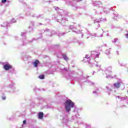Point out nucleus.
Instances as JSON below:
<instances>
[{"label": "nucleus", "instance_id": "39", "mask_svg": "<svg viewBox=\"0 0 128 128\" xmlns=\"http://www.w3.org/2000/svg\"><path fill=\"white\" fill-rule=\"evenodd\" d=\"M7 0H2V4H6V2Z\"/></svg>", "mask_w": 128, "mask_h": 128}, {"label": "nucleus", "instance_id": "46", "mask_svg": "<svg viewBox=\"0 0 128 128\" xmlns=\"http://www.w3.org/2000/svg\"><path fill=\"white\" fill-rule=\"evenodd\" d=\"M7 2H12V0H6Z\"/></svg>", "mask_w": 128, "mask_h": 128}, {"label": "nucleus", "instance_id": "59", "mask_svg": "<svg viewBox=\"0 0 128 128\" xmlns=\"http://www.w3.org/2000/svg\"><path fill=\"white\" fill-rule=\"evenodd\" d=\"M114 92H116V90H114Z\"/></svg>", "mask_w": 128, "mask_h": 128}, {"label": "nucleus", "instance_id": "33", "mask_svg": "<svg viewBox=\"0 0 128 128\" xmlns=\"http://www.w3.org/2000/svg\"><path fill=\"white\" fill-rule=\"evenodd\" d=\"M38 78H40V80H44V75L41 74L38 76Z\"/></svg>", "mask_w": 128, "mask_h": 128}, {"label": "nucleus", "instance_id": "42", "mask_svg": "<svg viewBox=\"0 0 128 128\" xmlns=\"http://www.w3.org/2000/svg\"><path fill=\"white\" fill-rule=\"evenodd\" d=\"M116 40H118V38H116L114 39V40L112 41V42H116Z\"/></svg>", "mask_w": 128, "mask_h": 128}, {"label": "nucleus", "instance_id": "47", "mask_svg": "<svg viewBox=\"0 0 128 128\" xmlns=\"http://www.w3.org/2000/svg\"><path fill=\"white\" fill-rule=\"evenodd\" d=\"M42 23H38V26H42Z\"/></svg>", "mask_w": 128, "mask_h": 128}, {"label": "nucleus", "instance_id": "62", "mask_svg": "<svg viewBox=\"0 0 128 128\" xmlns=\"http://www.w3.org/2000/svg\"><path fill=\"white\" fill-rule=\"evenodd\" d=\"M124 106H124H126L124 105V106Z\"/></svg>", "mask_w": 128, "mask_h": 128}, {"label": "nucleus", "instance_id": "54", "mask_svg": "<svg viewBox=\"0 0 128 128\" xmlns=\"http://www.w3.org/2000/svg\"><path fill=\"white\" fill-rule=\"evenodd\" d=\"M8 120H11L12 118H8Z\"/></svg>", "mask_w": 128, "mask_h": 128}, {"label": "nucleus", "instance_id": "23", "mask_svg": "<svg viewBox=\"0 0 128 128\" xmlns=\"http://www.w3.org/2000/svg\"><path fill=\"white\" fill-rule=\"evenodd\" d=\"M38 118L40 120H42L44 118V112H40L38 114Z\"/></svg>", "mask_w": 128, "mask_h": 128}, {"label": "nucleus", "instance_id": "1", "mask_svg": "<svg viewBox=\"0 0 128 128\" xmlns=\"http://www.w3.org/2000/svg\"><path fill=\"white\" fill-rule=\"evenodd\" d=\"M64 108L66 112H68V114H70L72 108H74L72 112L74 116H72L71 122H74V120H76V118L80 116V115L78 114V112H80V109L76 106H75L74 102H72V101L70 100H67L65 102Z\"/></svg>", "mask_w": 128, "mask_h": 128}, {"label": "nucleus", "instance_id": "61", "mask_svg": "<svg viewBox=\"0 0 128 128\" xmlns=\"http://www.w3.org/2000/svg\"><path fill=\"white\" fill-rule=\"evenodd\" d=\"M24 127V125H22V128H23Z\"/></svg>", "mask_w": 128, "mask_h": 128}, {"label": "nucleus", "instance_id": "5", "mask_svg": "<svg viewBox=\"0 0 128 128\" xmlns=\"http://www.w3.org/2000/svg\"><path fill=\"white\" fill-rule=\"evenodd\" d=\"M113 86L114 88H121V90H124V84L121 80L114 83L113 84Z\"/></svg>", "mask_w": 128, "mask_h": 128}, {"label": "nucleus", "instance_id": "15", "mask_svg": "<svg viewBox=\"0 0 128 128\" xmlns=\"http://www.w3.org/2000/svg\"><path fill=\"white\" fill-rule=\"evenodd\" d=\"M116 98H118L120 100H128V97H120V96H116Z\"/></svg>", "mask_w": 128, "mask_h": 128}, {"label": "nucleus", "instance_id": "9", "mask_svg": "<svg viewBox=\"0 0 128 128\" xmlns=\"http://www.w3.org/2000/svg\"><path fill=\"white\" fill-rule=\"evenodd\" d=\"M86 80V77H84L80 82V84L81 82H87L89 86H94V83L92 82V81H90V80Z\"/></svg>", "mask_w": 128, "mask_h": 128}, {"label": "nucleus", "instance_id": "25", "mask_svg": "<svg viewBox=\"0 0 128 128\" xmlns=\"http://www.w3.org/2000/svg\"><path fill=\"white\" fill-rule=\"evenodd\" d=\"M44 32H50V29L46 28L45 30H40V34H44Z\"/></svg>", "mask_w": 128, "mask_h": 128}, {"label": "nucleus", "instance_id": "30", "mask_svg": "<svg viewBox=\"0 0 128 128\" xmlns=\"http://www.w3.org/2000/svg\"><path fill=\"white\" fill-rule=\"evenodd\" d=\"M6 92H9L10 94H14V92H10V90H12V88H6Z\"/></svg>", "mask_w": 128, "mask_h": 128}, {"label": "nucleus", "instance_id": "64", "mask_svg": "<svg viewBox=\"0 0 128 128\" xmlns=\"http://www.w3.org/2000/svg\"><path fill=\"white\" fill-rule=\"evenodd\" d=\"M87 78H90V76H88Z\"/></svg>", "mask_w": 128, "mask_h": 128}, {"label": "nucleus", "instance_id": "34", "mask_svg": "<svg viewBox=\"0 0 128 128\" xmlns=\"http://www.w3.org/2000/svg\"><path fill=\"white\" fill-rule=\"evenodd\" d=\"M10 24H14L16 22V20L14 18H12L10 21Z\"/></svg>", "mask_w": 128, "mask_h": 128}, {"label": "nucleus", "instance_id": "24", "mask_svg": "<svg viewBox=\"0 0 128 128\" xmlns=\"http://www.w3.org/2000/svg\"><path fill=\"white\" fill-rule=\"evenodd\" d=\"M93 94H100V90H98V88H96V90H94V91H93L92 92Z\"/></svg>", "mask_w": 128, "mask_h": 128}, {"label": "nucleus", "instance_id": "41", "mask_svg": "<svg viewBox=\"0 0 128 128\" xmlns=\"http://www.w3.org/2000/svg\"><path fill=\"white\" fill-rule=\"evenodd\" d=\"M125 36L126 38H128V32H127V33L125 34Z\"/></svg>", "mask_w": 128, "mask_h": 128}, {"label": "nucleus", "instance_id": "45", "mask_svg": "<svg viewBox=\"0 0 128 128\" xmlns=\"http://www.w3.org/2000/svg\"><path fill=\"white\" fill-rule=\"evenodd\" d=\"M120 66H124V64H122V63H120Z\"/></svg>", "mask_w": 128, "mask_h": 128}, {"label": "nucleus", "instance_id": "7", "mask_svg": "<svg viewBox=\"0 0 128 128\" xmlns=\"http://www.w3.org/2000/svg\"><path fill=\"white\" fill-rule=\"evenodd\" d=\"M6 88H11L12 90H10V92H16V83H11L6 86Z\"/></svg>", "mask_w": 128, "mask_h": 128}, {"label": "nucleus", "instance_id": "31", "mask_svg": "<svg viewBox=\"0 0 128 128\" xmlns=\"http://www.w3.org/2000/svg\"><path fill=\"white\" fill-rule=\"evenodd\" d=\"M72 8H73V10H78V6L76 5H74V4H72Z\"/></svg>", "mask_w": 128, "mask_h": 128}, {"label": "nucleus", "instance_id": "26", "mask_svg": "<svg viewBox=\"0 0 128 128\" xmlns=\"http://www.w3.org/2000/svg\"><path fill=\"white\" fill-rule=\"evenodd\" d=\"M1 98L2 100H6V94L2 93Z\"/></svg>", "mask_w": 128, "mask_h": 128}, {"label": "nucleus", "instance_id": "21", "mask_svg": "<svg viewBox=\"0 0 128 128\" xmlns=\"http://www.w3.org/2000/svg\"><path fill=\"white\" fill-rule=\"evenodd\" d=\"M106 92L108 93V96H110V92H112V90L110 87L106 86Z\"/></svg>", "mask_w": 128, "mask_h": 128}, {"label": "nucleus", "instance_id": "55", "mask_svg": "<svg viewBox=\"0 0 128 128\" xmlns=\"http://www.w3.org/2000/svg\"><path fill=\"white\" fill-rule=\"evenodd\" d=\"M100 25L98 24V28H100Z\"/></svg>", "mask_w": 128, "mask_h": 128}, {"label": "nucleus", "instance_id": "40", "mask_svg": "<svg viewBox=\"0 0 128 128\" xmlns=\"http://www.w3.org/2000/svg\"><path fill=\"white\" fill-rule=\"evenodd\" d=\"M117 18H118V14H116V16L114 17V20H116Z\"/></svg>", "mask_w": 128, "mask_h": 128}, {"label": "nucleus", "instance_id": "29", "mask_svg": "<svg viewBox=\"0 0 128 128\" xmlns=\"http://www.w3.org/2000/svg\"><path fill=\"white\" fill-rule=\"evenodd\" d=\"M68 122V116L63 118V122L64 124Z\"/></svg>", "mask_w": 128, "mask_h": 128}, {"label": "nucleus", "instance_id": "51", "mask_svg": "<svg viewBox=\"0 0 128 128\" xmlns=\"http://www.w3.org/2000/svg\"><path fill=\"white\" fill-rule=\"evenodd\" d=\"M82 38L84 37V34H82Z\"/></svg>", "mask_w": 128, "mask_h": 128}, {"label": "nucleus", "instance_id": "32", "mask_svg": "<svg viewBox=\"0 0 128 128\" xmlns=\"http://www.w3.org/2000/svg\"><path fill=\"white\" fill-rule=\"evenodd\" d=\"M63 58L64 60H68V56H66V54H63Z\"/></svg>", "mask_w": 128, "mask_h": 128}, {"label": "nucleus", "instance_id": "13", "mask_svg": "<svg viewBox=\"0 0 128 128\" xmlns=\"http://www.w3.org/2000/svg\"><path fill=\"white\" fill-rule=\"evenodd\" d=\"M69 28L70 30H73V32H76V34H80L82 32V30H75L76 28H74V26H70V27H69Z\"/></svg>", "mask_w": 128, "mask_h": 128}, {"label": "nucleus", "instance_id": "60", "mask_svg": "<svg viewBox=\"0 0 128 128\" xmlns=\"http://www.w3.org/2000/svg\"><path fill=\"white\" fill-rule=\"evenodd\" d=\"M20 2H22V0H19Z\"/></svg>", "mask_w": 128, "mask_h": 128}, {"label": "nucleus", "instance_id": "35", "mask_svg": "<svg viewBox=\"0 0 128 128\" xmlns=\"http://www.w3.org/2000/svg\"><path fill=\"white\" fill-rule=\"evenodd\" d=\"M86 128H92V126H90V124H86Z\"/></svg>", "mask_w": 128, "mask_h": 128}, {"label": "nucleus", "instance_id": "17", "mask_svg": "<svg viewBox=\"0 0 128 128\" xmlns=\"http://www.w3.org/2000/svg\"><path fill=\"white\" fill-rule=\"evenodd\" d=\"M84 58L85 60L86 58L87 60L88 61V63L89 64H90V66H92V63H90V57H89L88 55L86 54Z\"/></svg>", "mask_w": 128, "mask_h": 128}, {"label": "nucleus", "instance_id": "16", "mask_svg": "<svg viewBox=\"0 0 128 128\" xmlns=\"http://www.w3.org/2000/svg\"><path fill=\"white\" fill-rule=\"evenodd\" d=\"M8 22H3V24L0 25L1 28H8L9 26Z\"/></svg>", "mask_w": 128, "mask_h": 128}, {"label": "nucleus", "instance_id": "52", "mask_svg": "<svg viewBox=\"0 0 128 128\" xmlns=\"http://www.w3.org/2000/svg\"><path fill=\"white\" fill-rule=\"evenodd\" d=\"M106 36H110V35L108 34H108H106Z\"/></svg>", "mask_w": 128, "mask_h": 128}, {"label": "nucleus", "instance_id": "48", "mask_svg": "<svg viewBox=\"0 0 128 128\" xmlns=\"http://www.w3.org/2000/svg\"><path fill=\"white\" fill-rule=\"evenodd\" d=\"M94 74H96V72L94 71L93 73L92 74V76H94Z\"/></svg>", "mask_w": 128, "mask_h": 128}, {"label": "nucleus", "instance_id": "19", "mask_svg": "<svg viewBox=\"0 0 128 128\" xmlns=\"http://www.w3.org/2000/svg\"><path fill=\"white\" fill-rule=\"evenodd\" d=\"M10 72L11 74H16V70L14 67H12V66L10 68Z\"/></svg>", "mask_w": 128, "mask_h": 128}, {"label": "nucleus", "instance_id": "63", "mask_svg": "<svg viewBox=\"0 0 128 128\" xmlns=\"http://www.w3.org/2000/svg\"><path fill=\"white\" fill-rule=\"evenodd\" d=\"M88 37H87L86 38L88 39Z\"/></svg>", "mask_w": 128, "mask_h": 128}, {"label": "nucleus", "instance_id": "28", "mask_svg": "<svg viewBox=\"0 0 128 128\" xmlns=\"http://www.w3.org/2000/svg\"><path fill=\"white\" fill-rule=\"evenodd\" d=\"M91 34V36H92L93 38H96V36H102V34L100 35V36H98V35H96V34Z\"/></svg>", "mask_w": 128, "mask_h": 128}, {"label": "nucleus", "instance_id": "20", "mask_svg": "<svg viewBox=\"0 0 128 128\" xmlns=\"http://www.w3.org/2000/svg\"><path fill=\"white\" fill-rule=\"evenodd\" d=\"M78 0H72V1H70L69 0H68L66 2V4H72V2H78Z\"/></svg>", "mask_w": 128, "mask_h": 128}, {"label": "nucleus", "instance_id": "8", "mask_svg": "<svg viewBox=\"0 0 128 128\" xmlns=\"http://www.w3.org/2000/svg\"><path fill=\"white\" fill-rule=\"evenodd\" d=\"M90 52H91L90 58H93L94 60L100 58V54L96 52V51H92Z\"/></svg>", "mask_w": 128, "mask_h": 128}, {"label": "nucleus", "instance_id": "3", "mask_svg": "<svg viewBox=\"0 0 128 128\" xmlns=\"http://www.w3.org/2000/svg\"><path fill=\"white\" fill-rule=\"evenodd\" d=\"M64 76L66 78H71L70 76H72L74 74H76V73L74 72V71H71L70 73V72L68 71V69L64 68Z\"/></svg>", "mask_w": 128, "mask_h": 128}, {"label": "nucleus", "instance_id": "37", "mask_svg": "<svg viewBox=\"0 0 128 128\" xmlns=\"http://www.w3.org/2000/svg\"><path fill=\"white\" fill-rule=\"evenodd\" d=\"M21 36H26V32H22L21 34Z\"/></svg>", "mask_w": 128, "mask_h": 128}, {"label": "nucleus", "instance_id": "2", "mask_svg": "<svg viewBox=\"0 0 128 128\" xmlns=\"http://www.w3.org/2000/svg\"><path fill=\"white\" fill-rule=\"evenodd\" d=\"M104 73L103 74L104 76L106 77V78H116V75L114 76H112V66H110L105 68Z\"/></svg>", "mask_w": 128, "mask_h": 128}, {"label": "nucleus", "instance_id": "38", "mask_svg": "<svg viewBox=\"0 0 128 128\" xmlns=\"http://www.w3.org/2000/svg\"><path fill=\"white\" fill-rule=\"evenodd\" d=\"M50 32H51V35H50V36H52V34H56L54 31H52Z\"/></svg>", "mask_w": 128, "mask_h": 128}, {"label": "nucleus", "instance_id": "6", "mask_svg": "<svg viewBox=\"0 0 128 128\" xmlns=\"http://www.w3.org/2000/svg\"><path fill=\"white\" fill-rule=\"evenodd\" d=\"M32 42V41H28L26 40V39H24L23 40L19 42L17 48L20 50V48H22V46H27L28 44H30V42Z\"/></svg>", "mask_w": 128, "mask_h": 128}, {"label": "nucleus", "instance_id": "44", "mask_svg": "<svg viewBox=\"0 0 128 128\" xmlns=\"http://www.w3.org/2000/svg\"><path fill=\"white\" fill-rule=\"evenodd\" d=\"M108 58H109V60H110V58H112V56L108 55Z\"/></svg>", "mask_w": 128, "mask_h": 128}, {"label": "nucleus", "instance_id": "18", "mask_svg": "<svg viewBox=\"0 0 128 128\" xmlns=\"http://www.w3.org/2000/svg\"><path fill=\"white\" fill-rule=\"evenodd\" d=\"M38 64H40V61L38 60H36L34 62H33L34 68H38Z\"/></svg>", "mask_w": 128, "mask_h": 128}, {"label": "nucleus", "instance_id": "14", "mask_svg": "<svg viewBox=\"0 0 128 128\" xmlns=\"http://www.w3.org/2000/svg\"><path fill=\"white\" fill-rule=\"evenodd\" d=\"M106 22V18H100V20L96 19L94 20V24H98V22Z\"/></svg>", "mask_w": 128, "mask_h": 128}, {"label": "nucleus", "instance_id": "10", "mask_svg": "<svg viewBox=\"0 0 128 128\" xmlns=\"http://www.w3.org/2000/svg\"><path fill=\"white\" fill-rule=\"evenodd\" d=\"M34 22L31 21L28 26V30L30 32H34Z\"/></svg>", "mask_w": 128, "mask_h": 128}, {"label": "nucleus", "instance_id": "43", "mask_svg": "<svg viewBox=\"0 0 128 128\" xmlns=\"http://www.w3.org/2000/svg\"><path fill=\"white\" fill-rule=\"evenodd\" d=\"M26 124V120H24L23 121V124Z\"/></svg>", "mask_w": 128, "mask_h": 128}, {"label": "nucleus", "instance_id": "56", "mask_svg": "<svg viewBox=\"0 0 128 128\" xmlns=\"http://www.w3.org/2000/svg\"><path fill=\"white\" fill-rule=\"evenodd\" d=\"M117 54H118V52L116 51Z\"/></svg>", "mask_w": 128, "mask_h": 128}, {"label": "nucleus", "instance_id": "27", "mask_svg": "<svg viewBox=\"0 0 128 128\" xmlns=\"http://www.w3.org/2000/svg\"><path fill=\"white\" fill-rule=\"evenodd\" d=\"M110 50H112L111 48L106 50V54H107V56H110Z\"/></svg>", "mask_w": 128, "mask_h": 128}, {"label": "nucleus", "instance_id": "22", "mask_svg": "<svg viewBox=\"0 0 128 128\" xmlns=\"http://www.w3.org/2000/svg\"><path fill=\"white\" fill-rule=\"evenodd\" d=\"M94 62L96 63H94V64L96 66V68H98V72H100V65L98 64V62H96V60H95Z\"/></svg>", "mask_w": 128, "mask_h": 128}, {"label": "nucleus", "instance_id": "58", "mask_svg": "<svg viewBox=\"0 0 128 128\" xmlns=\"http://www.w3.org/2000/svg\"><path fill=\"white\" fill-rule=\"evenodd\" d=\"M54 46H58V45L56 44L54 45Z\"/></svg>", "mask_w": 128, "mask_h": 128}, {"label": "nucleus", "instance_id": "11", "mask_svg": "<svg viewBox=\"0 0 128 128\" xmlns=\"http://www.w3.org/2000/svg\"><path fill=\"white\" fill-rule=\"evenodd\" d=\"M12 65L7 62L4 65V68L5 70H10L12 68Z\"/></svg>", "mask_w": 128, "mask_h": 128}, {"label": "nucleus", "instance_id": "53", "mask_svg": "<svg viewBox=\"0 0 128 128\" xmlns=\"http://www.w3.org/2000/svg\"><path fill=\"white\" fill-rule=\"evenodd\" d=\"M102 31L103 32H106V31H104V29H102Z\"/></svg>", "mask_w": 128, "mask_h": 128}, {"label": "nucleus", "instance_id": "36", "mask_svg": "<svg viewBox=\"0 0 128 128\" xmlns=\"http://www.w3.org/2000/svg\"><path fill=\"white\" fill-rule=\"evenodd\" d=\"M64 34H66V32L59 33L58 36H64Z\"/></svg>", "mask_w": 128, "mask_h": 128}, {"label": "nucleus", "instance_id": "4", "mask_svg": "<svg viewBox=\"0 0 128 128\" xmlns=\"http://www.w3.org/2000/svg\"><path fill=\"white\" fill-rule=\"evenodd\" d=\"M54 8L57 12H59L60 13V18H62L61 24L64 25V22H68V20H66V18H64L62 16V12H64V10L60 9L58 7L56 6H54Z\"/></svg>", "mask_w": 128, "mask_h": 128}, {"label": "nucleus", "instance_id": "50", "mask_svg": "<svg viewBox=\"0 0 128 128\" xmlns=\"http://www.w3.org/2000/svg\"><path fill=\"white\" fill-rule=\"evenodd\" d=\"M14 38H15V40H18V36H16Z\"/></svg>", "mask_w": 128, "mask_h": 128}, {"label": "nucleus", "instance_id": "12", "mask_svg": "<svg viewBox=\"0 0 128 128\" xmlns=\"http://www.w3.org/2000/svg\"><path fill=\"white\" fill-rule=\"evenodd\" d=\"M26 16H32V18H40L41 16L40 15H36V14H34V15H32V13H30V12H28L26 13Z\"/></svg>", "mask_w": 128, "mask_h": 128}, {"label": "nucleus", "instance_id": "57", "mask_svg": "<svg viewBox=\"0 0 128 128\" xmlns=\"http://www.w3.org/2000/svg\"><path fill=\"white\" fill-rule=\"evenodd\" d=\"M84 30H86V29L84 28Z\"/></svg>", "mask_w": 128, "mask_h": 128}, {"label": "nucleus", "instance_id": "49", "mask_svg": "<svg viewBox=\"0 0 128 128\" xmlns=\"http://www.w3.org/2000/svg\"><path fill=\"white\" fill-rule=\"evenodd\" d=\"M57 22H60V19H57Z\"/></svg>", "mask_w": 128, "mask_h": 128}]
</instances>
